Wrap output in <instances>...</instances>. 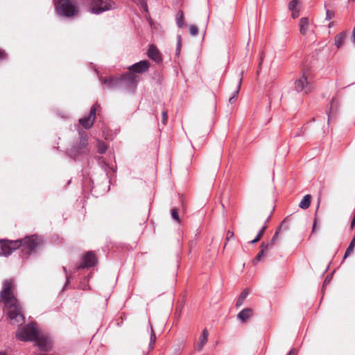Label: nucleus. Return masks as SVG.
<instances>
[{
    "label": "nucleus",
    "mask_w": 355,
    "mask_h": 355,
    "mask_svg": "<svg viewBox=\"0 0 355 355\" xmlns=\"http://www.w3.org/2000/svg\"><path fill=\"white\" fill-rule=\"evenodd\" d=\"M234 237V232L231 230L227 232L226 241H228L230 239Z\"/></svg>",
    "instance_id": "72a5a7b5"
},
{
    "label": "nucleus",
    "mask_w": 355,
    "mask_h": 355,
    "mask_svg": "<svg viewBox=\"0 0 355 355\" xmlns=\"http://www.w3.org/2000/svg\"><path fill=\"white\" fill-rule=\"evenodd\" d=\"M7 58V55L6 52L1 49H0V60H4Z\"/></svg>",
    "instance_id": "f704fd0d"
},
{
    "label": "nucleus",
    "mask_w": 355,
    "mask_h": 355,
    "mask_svg": "<svg viewBox=\"0 0 355 355\" xmlns=\"http://www.w3.org/2000/svg\"><path fill=\"white\" fill-rule=\"evenodd\" d=\"M311 196L306 194L304 196L302 200L299 204V207L302 209H306L309 207L311 204Z\"/></svg>",
    "instance_id": "6ab92c4d"
},
{
    "label": "nucleus",
    "mask_w": 355,
    "mask_h": 355,
    "mask_svg": "<svg viewBox=\"0 0 355 355\" xmlns=\"http://www.w3.org/2000/svg\"><path fill=\"white\" fill-rule=\"evenodd\" d=\"M294 88L298 93L307 94L311 90V85L309 83L306 76L303 74L295 81Z\"/></svg>",
    "instance_id": "6e6552de"
},
{
    "label": "nucleus",
    "mask_w": 355,
    "mask_h": 355,
    "mask_svg": "<svg viewBox=\"0 0 355 355\" xmlns=\"http://www.w3.org/2000/svg\"><path fill=\"white\" fill-rule=\"evenodd\" d=\"M208 336H209V333H208V331L207 329H205L201 335L200 336V338H199V343L198 345V347H197V349L198 351H201L203 347H204V345L206 344V343L207 342V338H208Z\"/></svg>",
    "instance_id": "2eb2a0df"
},
{
    "label": "nucleus",
    "mask_w": 355,
    "mask_h": 355,
    "mask_svg": "<svg viewBox=\"0 0 355 355\" xmlns=\"http://www.w3.org/2000/svg\"><path fill=\"white\" fill-rule=\"evenodd\" d=\"M78 138L73 141L71 147L67 149V154L74 161L87 160L90 153L87 135L82 130H78Z\"/></svg>",
    "instance_id": "7ed1b4c3"
},
{
    "label": "nucleus",
    "mask_w": 355,
    "mask_h": 355,
    "mask_svg": "<svg viewBox=\"0 0 355 355\" xmlns=\"http://www.w3.org/2000/svg\"><path fill=\"white\" fill-rule=\"evenodd\" d=\"M143 7H144V10L147 11V4L146 3H144Z\"/></svg>",
    "instance_id": "a18cd8bd"
},
{
    "label": "nucleus",
    "mask_w": 355,
    "mask_h": 355,
    "mask_svg": "<svg viewBox=\"0 0 355 355\" xmlns=\"http://www.w3.org/2000/svg\"><path fill=\"white\" fill-rule=\"evenodd\" d=\"M279 230H280V227H279L278 230L275 232V233L273 235L271 241H270V243H268V244H270V247L271 245H272L275 243V242L276 241V240L277 239V236H278V234H279Z\"/></svg>",
    "instance_id": "c756f323"
},
{
    "label": "nucleus",
    "mask_w": 355,
    "mask_h": 355,
    "mask_svg": "<svg viewBox=\"0 0 355 355\" xmlns=\"http://www.w3.org/2000/svg\"><path fill=\"white\" fill-rule=\"evenodd\" d=\"M149 68V63L147 60L139 61L128 67V70L132 71L134 73H142L148 71Z\"/></svg>",
    "instance_id": "f8f14e48"
},
{
    "label": "nucleus",
    "mask_w": 355,
    "mask_h": 355,
    "mask_svg": "<svg viewBox=\"0 0 355 355\" xmlns=\"http://www.w3.org/2000/svg\"><path fill=\"white\" fill-rule=\"evenodd\" d=\"M248 295L249 291L247 289L241 292L236 302V308L240 307L243 304V302L245 301Z\"/></svg>",
    "instance_id": "aec40b11"
},
{
    "label": "nucleus",
    "mask_w": 355,
    "mask_h": 355,
    "mask_svg": "<svg viewBox=\"0 0 355 355\" xmlns=\"http://www.w3.org/2000/svg\"><path fill=\"white\" fill-rule=\"evenodd\" d=\"M330 280H331V277H326V279H325V280H324V282L323 287H324L325 285H327V284H329V282H330Z\"/></svg>",
    "instance_id": "ea45409f"
},
{
    "label": "nucleus",
    "mask_w": 355,
    "mask_h": 355,
    "mask_svg": "<svg viewBox=\"0 0 355 355\" xmlns=\"http://www.w3.org/2000/svg\"><path fill=\"white\" fill-rule=\"evenodd\" d=\"M316 225H317V218H316V217H315L313 224V227H312V232H314L315 231Z\"/></svg>",
    "instance_id": "4c0bfd02"
},
{
    "label": "nucleus",
    "mask_w": 355,
    "mask_h": 355,
    "mask_svg": "<svg viewBox=\"0 0 355 355\" xmlns=\"http://www.w3.org/2000/svg\"><path fill=\"white\" fill-rule=\"evenodd\" d=\"M63 270H64V272H65L66 278H67V282H66V284H65V285H64V287H65V286L67 285V284L69 283V279H70V278H71V275L68 274V272H67V268H66V267H65V266H63Z\"/></svg>",
    "instance_id": "2f4dec72"
},
{
    "label": "nucleus",
    "mask_w": 355,
    "mask_h": 355,
    "mask_svg": "<svg viewBox=\"0 0 355 355\" xmlns=\"http://www.w3.org/2000/svg\"><path fill=\"white\" fill-rule=\"evenodd\" d=\"M182 47V38L181 35H178L177 37V45H176V55L179 56L181 51Z\"/></svg>",
    "instance_id": "a878e982"
},
{
    "label": "nucleus",
    "mask_w": 355,
    "mask_h": 355,
    "mask_svg": "<svg viewBox=\"0 0 355 355\" xmlns=\"http://www.w3.org/2000/svg\"><path fill=\"white\" fill-rule=\"evenodd\" d=\"M97 263V258L95 254L90 251L87 252L83 257L81 263L77 266L76 269H83L85 268H91L96 265Z\"/></svg>",
    "instance_id": "9d476101"
},
{
    "label": "nucleus",
    "mask_w": 355,
    "mask_h": 355,
    "mask_svg": "<svg viewBox=\"0 0 355 355\" xmlns=\"http://www.w3.org/2000/svg\"><path fill=\"white\" fill-rule=\"evenodd\" d=\"M116 8V4L112 0H94L90 3L89 11L93 14L99 15Z\"/></svg>",
    "instance_id": "423d86ee"
},
{
    "label": "nucleus",
    "mask_w": 355,
    "mask_h": 355,
    "mask_svg": "<svg viewBox=\"0 0 355 355\" xmlns=\"http://www.w3.org/2000/svg\"><path fill=\"white\" fill-rule=\"evenodd\" d=\"M0 355H6V354L3 352H0Z\"/></svg>",
    "instance_id": "de8ad7c7"
},
{
    "label": "nucleus",
    "mask_w": 355,
    "mask_h": 355,
    "mask_svg": "<svg viewBox=\"0 0 355 355\" xmlns=\"http://www.w3.org/2000/svg\"><path fill=\"white\" fill-rule=\"evenodd\" d=\"M252 315V309L246 308L242 310L237 315V318L241 322H246Z\"/></svg>",
    "instance_id": "4468645a"
},
{
    "label": "nucleus",
    "mask_w": 355,
    "mask_h": 355,
    "mask_svg": "<svg viewBox=\"0 0 355 355\" xmlns=\"http://www.w3.org/2000/svg\"><path fill=\"white\" fill-rule=\"evenodd\" d=\"M100 107V105L97 103L94 104L90 110L89 114L87 116L81 118L79 119L80 124L84 127L85 129L88 130L91 128L94 124V120L96 119V113L98 108Z\"/></svg>",
    "instance_id": "1a4fd4ad"
},
{
    "label": "nucleus",
    "mask_w": 355,
    "mask_h": 355,
    "mask_svg": "<svg viewBox=\"0 0 355 355\" xmlns=\"http://www.w3.org/2000/svg\"><path fill=\"white\" fill-rule=\"evenodd\" d=\"M16 336L22 341H34L42 351L49 352L52 348V342L49 335L39 331L35 322H31L19 329Z\"/></svg>",
    "instance_id": "f03ea898"
},
{
    "label": "nucleus",
    "mask_w": 355,
    "mask_h": 355,
    "mask_svg": "<svg viewBox=\"0 0 355 355\" xmlns=\"http://www.w3.org/2000/svg\"><path fill=\"white\" fill-rule=\"evenodd\" d=\"M148 56L157 63L162 61V56L159 50L153 45L150 46L148 50Z\"/></svg>",
    "instance_id": "ddd939ff"
},
{
    "label": "nucleus",
    "mask_w": 355,
    "mask_h": 355,
    "mask_svg": "<svg viewBox=\"0 0 355 355\" xmlns=\"http://www.w3.org/2000/svg\"><path fill=\"white\" fill-rule=\"evenodd\" d=\"M291 12H292V15H292V17H293V19H295V18H297V17H299V15H300V10H293V11H291Z\"/></svg>",
    "instance_id": "c9c22d12"
},
{
    "label": "nucleus",
    "mask_w": 355,
    "mask_h": 355,
    "mask_svg": "<svg viewBox=\"0 0 355 355\" xmlns=\"http://www.w3.org/2000/svg\"><path fill=\"white\" fill-rule=\"evenodd\" d=\"M171 216L173 220H176L177 222H180V218L178 216V209L176 208H174L171 210Z\"/></svg>",
    "instance_id": "c85d7f7f"
},
{
    "label": "nucleus",
    "mask_w": 355,
    "mask_h": 355,
    "mask_svg": "<svg viewBox=\"0 0 355 355\" xmlns=\"http://www.w3.org/2000/svg\"><path fill=\"white\" fill-rule=\"evenodd\" d=\"M352 37H353V42L355 43V27L354 28L353 32H352Z\"/></svg>",
    "instance_id": "79ce46f5"
},
{
    "label": "nucleus",
    "mask_w": 355,
    "mask_h": 355,
    "mask_svg": "<svg viewBox=\"0 0 355 355\" xmlns=\"http://www.w3.org/2000/svg\"><path fill=\"white\" fill-rule=\"evenodd\" d=\"M12 283L6 279L3 282V289L0 293V298L4 301L5 308L10 323L12 325H20L24 322V316L21 306L17 300L12 294Z\"/></svg>",
    "instance_id": "f257e3e1"
},
{
    "label": "nucleus",
    "mask_w": 355,
    "mask_h": 355,
    "mask_svg": "<svg viewBox=\"0 0 355 355\" xmlns=\"http://www.w3.org/2000/svg\"><path fill=\"white\" fill-rule=\"evenodd\" d=\"M258 241L256 240V239L254 238L253 240H252L250 243L251 244H254L256 243H257Z\"/></svg>",
    "instance_id": "c03bdc74"
},
{
    "label": "nucleus",
    "mask_w": 355,
    "mask_h": 355,
    "mask_svg": "<svg viewBox=\"0 0 355 355\" xmlns=\"http://www.w3.org/2000/svg\"><path fill=\"white\" fill-rule=\"evenodd\" d=\"M99 80L101 84L105 85L107 89H116L121 87L119 78L114 76H110L107 78L100 77Z\"/></svg>",
    "instance_id": "9b49d317"
},
{
    "label": "nucleus",
    "mask_w": 355,
    "mask_h": 355,
    "mask_svg": "<svg viewBox=\"0 0 355 355\" xmlns=\"http://www.w3.org/2000/svg\"><path fill=\"white\" fill-rule=\"evenodd\" d=\"M266 229V224L261 228V230L259 231L258 234L263 236L264 231Z\"/></svg>",
    "instance_id": "e433bc0d"
},
{
    "label": "nucleus",
    "mask_w": 355,
    "mask_h": 355,
    "mask_svg": "<svg viewBox=\"0 0 355 355\" xmlns=\"http://www.w3.org/2000/svg\"><path fill=\"white\" fill-rule=\"evenodd\" d=\"M346 33L341 32L335 37V45L338 49L340 48L345 43L346 39Z\"/></svg>",
    "instance_id": "a211bd4d"
},
{
    "label": "nucleus",
    "mask_w": 355,
    "mask_h": 355,
    "mask_svg": "<svg viewBox=\"0 0 355 355\" xmlns=\"http://www.w3.org/2000/svg\"><path fill=\"white\" fill-rule=\"evenodd\" d=\"M287 355H297V351L295 349H292Z\"/></svg>",
    "instance_id": "58836bf2"
},
{
    "label": "nucleus",
    "mask_w": 355,
    "mask_h": 355,
    "mask_svg": "<svg viewBox=\"0 0 355 355\" xmlns=\"http://www.w3.org/2000/svg\"><path fill=\"white\" fill-rule=\"evenodd\" d=\"M150 331H151V334H150V343H149V347L153 349V345L155 343L156 336H155V334L152 327H150Z\"/></svg>",
    "instance_id": "bb28decb"
},
{
    "label": "nucleus",
    "mask_w": 355,
    "mask_h": 355,
    "mask_svg": "<svg viewBox=\"0 0 355 355\" xmlns=\"http://www.w3.org/2000/svg\"><path fill=\"white\" fill-rule=\"evenodd\" d=\"M176 22L179 28H182L184 26V14L182 10H180L176 16Z\"/></svg>",
    "instance_id": "4be33fe9"
},
{
    "label": "nucleus",
    "mask_w": 355,
    "mask_h": 355,
    "mask_svg": "<svg viewBox=\"0 0 355 355\" xmlns=\"http://www.w3.org/2000/svg\"><path fill=\"white\" fill-rule=\"evenodd\" d=\"M38 245L37 237L35 235L27 236L23 240H1L0 241V256L7 257L18 249L20 246H24L29 251L35 250Z\"/></svg>",
    "instance_id": "20e7f679"
},
{
    "label": "nucleus",
    "mask_w": 355,
    "mask_h": 355,
    "mask_svg": "<svg viewBox=\"0 0 355 355\" xmlns=\"http://www.w3.org/2000/svg\"><path fill=\"white\" fill-rule=\"evenodd\" d=\"M261 236H261V235H259V234H257V236H256V237H255V239H256V240H257V241H259L261 239Z\"/></svg>",
    "instance_id": "37998d69"
},
{
    "label": "nucleus",
    "mask_w": 355,
    "mask_h": 355,
    "mask_svg": "<svg viewBox=\"0 0 355 355\" xmlns=\"http://www.w3.org/2000/svg\"><path fill=\"white\" fill-rule=\"evenodd\" d=\"M354 246H355V234L345 251V253L344 255V259L347 258L353 252Z\"/></svg>",
    "instance_id": "412c9836"
},
{
    "label": "nucleus",
    "mask_w": 355,
    "mask_h": 355,
    "mask_svg": "<svg viewBox=\"0 0 355 355\" xmlns=\"http://www.w3.org/2000/svg\"><path fill=\"white\" fill-rule=\"evenodd\" d=\"M334 17V12L330 10H327L326 11V20H331Z\"/></svg>",
    "instance_id": "7c9ffc66"
},
{
    "label": "nucleus",
    "mask_w": 355,
    "mask_h": 355,
    "mask_svg": "<svg viewBox=\"0 0 355 355\" xmlns=\"http://www.w3.org/2000/svg\"><path fill=\"white\" fill-rule=\"evenodd\" d=\"M300 5V1L298 0H292L288 3V8L289 10H300V8H298Z\"/></svg>",
    "instance_id": "5701e85b"
},
{
    "label": "nucleus",
    "mask_w": 355,
    "mask_h": 355,
    "mask_svg": "<svg viewBox=\"0 0 355 355\" xmlns=\"http://www.w3.org/2000/svg\"><path fill=\"white\" fill-rule=\"evenodd\" d=\"M121 87L134 88L137 86L139 81V76L131 71L119 77Z\"/></svg>",
    "instance_id": "0eeeda50"
},
{
    "label": "nucleus",
    "mask_w": 355,
    "mask_h": 355,
    "mask_svg": "<svg viewBox=\"0 0 355 355\" xmlns=\"http://www.w3.org/2000/svg\"><path fill=\"white\" fill-rule=\"evenodd\" d=\"M269 219H270V216H268V217L267 218V219L266 220V223H267V222L269 220Z\"/></svg>",
    "instance_id": "09e8293b"
},
{
    "label": "nucleus",
    "mask_w": 355,
    "mask_h": 355,
    "mask_svg": "<svg viewBox=\"0 0 355 355\" xmlns=\"http://www.w3.org/2000/svg\"><path fill=\"white\" fill-rule=\"evenodd\" d=\"M320 203V202H318V204ZM319 208V205L317 206V210L316 211H318V209Z\"/></svg>",
    "instance_id": "8fccbe9b"
},
{
    "label": "nucleus",
    "mask_w": 355,
    "mask_h": 355,
    "mask_svg": "<svg viewBox=\"0 0 355 355\" xmlns=\"http://www.w3.org/2000/svg\"><path fill=\"white\" fill-rule=\"evenodd\" d=\"M243 74V71H241L239 73V82H238V84H237V86H236V89L234 92L233 95H232V96H235V98H236L237 95L239 94L240 89H241V83H242Z\"/></svg>",
    "instance_id": "393cba45"
},
{
    "label": "nucleus",
    "mask_w": 355,
    "mask_h": 355,
    "mask_svg": "<svg viewBox=\"0 0 355 355\" xmlns=\"http://www.w3.org/2000/svg\"><path fill=\"white\" fill-rule=\"evenodd\" d=\"M334 26V22H331L329 24V27H331Z\"/></svg>",
    "instance_id": "49530a36"
},
{
    "label": "nucleus",
    "mask_w": 355,
    "mask_h": 355,
    "mask_svg": "<svg viewBox=\"0 0 355 355\" xmlns=\"http://www.w3.org/2000/svg\"><path fill=\"white\" fill-rule=\"evenodd\" d=\"M162 123L165 124L167 121L168 115H167V111H163L162 113Z\"/></svg>",
    "instance_id": "473e14b6"
},
{
    "label": "nucleus",
    "mask_w": 355,
    "mask_h": 355,
    "mask_svg": "<svg viewBox=\"0 0 355 355\" xmlns=\"http://www.w3.org/2000/svg\"><path fill=\"white\" fill-rule=\"evenodd\" d=\"M97 148H98V152L100 154L105 153L107 149V145L104 142L101 141H98Z\"/></svg>",
    "instance_id": "b1692460"
},
{
    "label": "nucleus",
    "mask_w": 355,
    "mask_h": 355,
    "mask_svg": "<svg viewBox=\"0 0 355 355\" xmlns=\"http://www.w3.org/2000/svg\"><path fill=\"white\" fill-rule=\"evenodd\" d=\"M189 33L192 36H196L198 33V28L195 25H191L189 27Z\"/></svg>",
    "instance_id": "cd10ccee"
},
{
    "label": "nucleus",
    "mask_w": 355,
    "mask_h": 355,
    "mask_svg": "<svg viewBox=\"0 0 355 355\" xmlns=\"http://www.w3.org/2000/svg\"><path fill=\"white\" fill-rule=\"evenodd\" d=\"M309 19L306 17H302L300 21V31L303 35H305L308 31Z\"/></svg>",
    "instance_id": "f3484780"
},
{
    "label": "nucleus",
    "mask_w": 355,
    "mask_h": 355,
    "mask_svg": "<svg viewBox=\"0 0 355 355\" xmlns=\"http://www.w3.org/2000/svg\"><path fill=\"white\" fill-rule=\"evenodd\" d=\"M270 248V244H266L265 243H262L260 245L261 250L255 257L253 263L255 264L259 261H261V258L265 256L266 251Z\"/></svg>",
    "instance_id": "dca6fc26"
},
{
    "label": "nucleus",
    "mask_w": 355,
    "mask_h": 355,
    "mask_svg": "<svg viewBox=\"0 0 355 355\" xmlns=\"http://www.w3.org/2000/svg\"><path fill=\"white\" fill-rule=\"evenodd\" d=\"M56 11L59 15L69 18L78 14V8L73 0H59Z\"/></svg>",
    "instance_id": "39448f33"
},
{
    "label": "nucleus",
    "mask_w": 355,
    "mask_h": 355,
    "mask_svg": "<svg viewBox=\"0 0 355 355\" xmlns=\"http://www.w3.org/2000/svg\"><path fill=\"white\" fill-rule=\"evenodd\" d=\"M234 101H235V96H231V97L230 98V99H229V102H230V103H232Z\"/></svg>",
    "instance_id": "a19ab883"
}]
</instances>
